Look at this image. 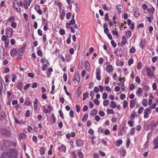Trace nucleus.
Wrapping results in <instances>:
<instances>
[{
    "mask_svg": "<svg viewBox=\"0 0 158 158\" xmlns=\"http://www.w3.org/2000/svg\"><path fill=\"white\" fill-rule=\"evenodd\" d=\"M13 144L12 141L10 140L4 141L3 143V150H6L9 148Z\"/></svg>",
    "mask_w": 158,
    "mask_h": 158,
    "instance_id": "nucleus-1",
    "label": "nucleus"
},
{
    "mask_svg": "<svg viewBox=\"0 0 158 158\" xmlns=\"http://www.w3.org/2000/svg\"><path fill=\"white\" fill-rule=\"evenodd\" d=\"M17 151L15 149H13L10 153V158H17L18 156Z\"/></svg>",
    "mask_w": 158,
    "mask_h": 158,
    "instance_id": "nucleus-2",
    "label": "nucleus"
},
{
    "mask_svg": "<svg viewBox=\"0 0 158 158\" xmlns=\"http://www.w3.org/2000/svg\"><path fill=\"white\" fill-rule=\"evenodd\" d=\"M146 71L147 72V76L150 78H152L154 75L153 72L151 71V69L149 67H147L146 68Z\"/></svg>",
    "mask_w": 158,
    "mask_h": 158,
    "instance_id": "nucleus-3",
    "label": "nucleus"
},
{
    "mask_svg": "<svg viewBox=\"0 0 158 158\" xmlns=\"http://www.w3.org/2000/svg\"><path fill=\"white\" fill-rule=\"evenodd\" d=\"M6 34L8 37H11L13 35V29L10 27H8L6 31Z\"/></svg>",
    "mask_w": 158,
    "mask_h": 158,
    "instance_id": "nucleus-4",
    "label": "nucleus"
},
{
    "mask_svg": "<svg viewBox=\"0 0 158 158\" xmlns=\"http://www.w3.org/2000/svg\"><path fill=\"white\" fill-rule=\"evenodd\" d=\"M151 111L149 108H148L145 109L144 110L143 113L144 114V118H147L149 117V114L151 113Z\"/></svg>",
    "mask_w": 158,
    "mask_h": 158,
    "instance_id": "nucleus-5",
    "label": "nucleus"
},
{
    "mask_svg": "<svg viewBox=\"0 0 158 158\" xmlns=\"http://www.w3.org/2000/svg\"><path fill=\"white\" fill-rule=\"evenodd\" d=\"M13 6L14 8L18 11H20V8L19 7L18 2L17 0H15L14 1L13 3Z\"/></svg>",
    "mask_w": 158,
    "mask_h": 158,
    "instance_id": "nucleus-6",
    "label": "nucleus"
},
{
    "mask_svg": "<svg viewBox=\"0 0 158 158\" xmlns=\"http://www.w3.org/2000/svg\"><path fill=\"white\" fill-rule=\"evenodd\" d=\"M10 152H4L2 154L0 158H10Z\"/></svg>",
    "mask_w": 158,
    "mask_h": 158,
    "instance_id": "nucleus-7",
    "label": "nucleus"
},
{
    "mask_svg": "<svg viewBox=\"0 0 158 158\" xmlns=\"http://www.w3.org/2000/svg\"><path fill=\"white\" fill-rule=\"evenodd\" d=\"M34 8L39 15H41L42 14V12L40 10V6L39 5L37 4L35 5Z\"/></svg>",
    "mask_w": 158,
    "mask_h": 158,
    "instance_id": "nucleus-8",
    "label": "nucleus"
},
{
    "mask_svg": "<svg viewBox=\"0 0 158 158\" xmlns=\"http://www.w3.org/2000/svg\"><path fill=\"white\" fill-rule=\"evenodd\" d=\"M153 142L155 145L153 147V149H155L158 148V136L156 139H154Z\"/></svg>",
    "mask_w": 158,
    "mask_h": 158,
    "instance_id": "nucleus-9",
    "label": "nucleus"
},
{
    "mask_svg": "<svg viewBox=\"0 0 158 158\" xmlns=\"http://www.w3.org/2000/svg\"><path fill=\"white\" fill-rule=\"evenodd\" d=\"M147 42L145 39L142 40L141 43L139 44V46L142 48H143L146 45Z\"/></svg>",
    "mask_w": 158,
    "mask_h": 158,
    "instance_id": "nucleus-10",
    "label": "nucleus"
},
{
    "mask_svg": "<svg viewBox=\"0 0 158 158\" xmlns=\"http://www.w3.org/2000/svg\"><path fill=\"white\" fill-rule=\"evenodd\" d=\"M154 121H151L149 123V124L147 126V129L148 130H149L151 129L154 128L153 127L154 123Z\"/></svg>",
    "mask_w": 158,
    "mask_h": 158,
    "instance_id": "nucleus-11",
    "label": "nucleus"
},
{
    "mask_svg": "<svg viewBox=\"0 0 158 158\" xmlns=\"http://www.w3.org/2000/svg\"><path fill=\"white\" fill-rule=\"evenodd\" d=\"M118 52L119 53L118 54V56L121 57L125 52V49L123 48H121L118 50Z\"/></svg>",
    "mask_w": 158,
    "mask_h": 158,
    "instance_id": "nucleus-12",
    "label": "nucleus"
},
{
    "mask_svg": "<svg viewBox=\"0 0 158 158\" xmlns=\"http://www.w3.org/2000/svg\"><path fill=\"white\" fill-rule=\"evenodd\" d=\"M113 70L112 66L111 65H109L106 67V70L107 72L110 73Z\"/></svg>",
    "mask_w": 158,
    "mask_h": 158,
    "instance_id": "nucleus-13",
    "label": "nucleus"
},
{
    "mask_svg": "<svg viewBox=\"0 0 158 158\" xmlns=\"http://www.w3.org/2000/svg\"><path fill=\"white\" fill-rule=\"evenodd\" d=\"M58 149L59 151H62L65 152L66 151V147L64 145L62 144L60 147L58 148Z\"/></svg>",
    "mask_w": 158,
    "mask_h": 158,
    "instance_id": "nucleus-14",
    "label": "nucleus"
},
{
    "mask_svg": "<svg viewBox=\"0 0 158 158\" xmlns=\"http://www.w3.org/2000/svg\"><path fill=\"white\" fill-rule=\"evenodd\" d=\"M142 89L141 88L139 87L136 92L138 96L139 97L140 96L142 92Z\"/></svg>",
    "mask_w": 158,
    "mask_h": 158,
    "instance_id": "nucleus-15",
    "label": "nucleus"
},
{
    "mask_svg": "<svg viewBox=\"0 0 158 158\" xmlns=\"http://www.w3.org/2000/svg\"><path fill=\"white\" fill-rule=\"evenodd\" d=\"M24 50V49L23 47H22L19 48L18 50V55L19 56H22L23 55Z\"/></svg>",
    "mask_w": 158,
    "mask_h": 158,
    "instance_id": "nucleus-16",
    "label": "nucleus"
},
{
    "mask_svg": "<svg viewBox=\"0 0 158 158\" xmlns=\"http://www.w3.org/2000/svg\"><path fill=\"white\" fill-rule=\"evenodd\" d=\"M17 53V51L15 48H13L10 52V55L12 56H15Z\"/></svg>",
    "mask_w": 158,
    "mask_h": 158,
    "instance_id": "nucleus-17",
    "label": "nucleus"
},
{
    "mask_svg": "<svg viewBox=\"0 0 158 158\" xmlns=\"http://www.w3.org/2000/svg\"><path fill=\"white\" fill-rule=\"evenodd\" d=\"M2 132H3L4 135L7 136H9L10 135V132L8 130H4Z\"/></svg>",
    "mask_w": 158,
    "mask_h": 158,
    "instance_id": "nucleus-18",
    "label": "nucleus"
},
{
    "mask_svg": "<svg viewBox=\"0 0 158 158\" xmlns=\"http://www.w3.org/2000/svg\"><path fill=\"white\" fill-rule=\"evenodd\" d=\"M76 143V145L78 147L81 146L83 143V141L80 139L77 140Z\"/></svg>",
    "mask_w": 158,
    "mask_h": 158,
    "instance_id": "nucleus-19",
    "label": "nucleus"
},
{
    "mask_svg": "<svg viewBox=\"0 0 158 158\" xmlns=\"http://www.w3.org/2000/svg\"><path fill=\"white\" fill-rule=\"evenodd\" d=\"M148 15L149 16H146V19H147L148 20L150 23H152V19H153V15H152L151 14H149Z\"/></svg>",
    "mask_w": 158,
    "mask_h": 158,
    "instance_id": "nucleus-20",
    "label": "nucleus"
},
{
    "mask_svg": "<svg viewBox=\"0 0 158 158\" xmlns=\"http://www.w3.org/2000/svg\"><path fill=\"white\" fill-rule=\"evenodd\" d=\"M4 82V81L2 79H0V94H2V90L3 89L2 87V82Z\"/></svg>",
    "mask_w": 158,
    "mask_h": 158,
    "instance_id": "nucleus-21",
    "label": "nucleus"
},
{
    "mask_svg": "<svg viewBox=\"0 0 158 158\" xmlns=\"http://www.w3.org/2000/svg\"><path fill=\"white\" fill-rule=\"evenodd\" d=\"M23 85L22 83L19 82L17 84V87L20 90H22L23 89Z\"/></svg>",
    "mask_w": 158,
    "mask_h": 158,
    "instance_id": "nucleus-22",
    "label": "nucleus"
},
{
    "mask_svg": "<svg viewBox=\"0 0 158 158\" xmlns=\"http://www.w3.org/2000/svg\"><path fill=\"white\" fill-rule=\"evenodd\" d=\"M130 102V107L131 109L135 106V102L134 100H131Z\"/></svg>",
    "mask_w": 158,
    "mask_h": 158,
    "instance_id": "nucleus-23",
    "label": "nucleus"
},
{
    "mask_svg": "<svg viewBox=\"0 0 158 158\" xmlns=\"http://www.w3.org/2000/svg\"><path fill=\"white\" fill-rule=\"evenodd\" d=\"M97 110L95 109H93L91 110L90 112V114L93 116L96 115L97 114Z\"/></svg>",
    "mask_w": 158,
    "mask_h": 158,
    "instance_id": "nucleus-24",
    "label": "nucleus"
},
{
    "mask_svg": "<svg viewBox=\"0 0 158 158\" xmlns=\"http://www.w3.org/2000/svg\"><path fill=\"white\" fill-rule=\"evenodd\" d=\"M85 66L86 68V69L89 71V63L87 61H86L85 62Z\"/></svg>",
    "mask_w": 158,
    "mask_h": 158,
    "instance_id": "nucleus-25",
    "label": "nucleus"
},
{
    "mask_svg": "<svg viewBox=\"0 0 158 158\" xmlns=\"http://www.w3.org/2000/svg\"><path fill=\"white\" fill-rule=\"evenodd\" d=\"M124 131V129L123 127L122 128L120 129L118 131V135L119 136H122L123 135V133Z\"/></svg>",
    "mask_w": 158,
    "mask_h": 158,
    "instance_id": "nucleus-26",
    "label": "nucleus"
},
{
    "mask_svg": "<svg viewBox=\"0 0 158 158\" xmlns=\"http://www.w3.org/2000/svg\"><path fill=\"white\" fill-rule=\"evenodd\" d=\"M107 112L108 114H114V110L111 109H107Z\"/></svg>",
    "mask_w": 158,
    "mask_h": 158,
    "instance_id": "nucleus-27",
    "label": "nucleus"
},
{
    "mask_svg": "<svg viewBox=\"0 0 158 158\" xmlns=\"http://www.w3.org/2000/svg\"><path fill=\"white\" fill-rule=\"evenodd\" d=\"M89 95V93L87 92L83 94V101H84L88 97Z\"/></svg>",
    "mask_w": 158,
    "mask_h": 158,
    "instance_id": "nucleus-28",
    "label": "nucleus"
},
{
    "mask_svg": "<svg viewBox=\"0 0 158 158\" xmlns=\"http://www.w3.org/2000/svg\"><path fill=\"white\" fill-rule=\"evenodd\" d=\"M74 79H75V80H76L78 82H79L80 81V79L79 74H77L75 75Z\"/></svg>",
    "mask_w": 158,
    "mask_h": 158,
    "instance_id": "nucleus-29",
    "label": "nucleus"
},
{
    "mask_svg": "<svg viewBox=\"0 0 158 158\" xmlns=\"http://www.w3.org/2000/svg\"><path fill=\"white\" fill-rule=\"evenodd\" d=\"M65 13L64 11H63L61 13L60 16V19L61 20H63L64 19V18L65 16Z\"/></svg>",
    "mask_w": 158,
    "mask_h": 158,
    "instance_id": "nucleus-30",
    "label": "nucleus"
},
{
    "mask_svg": "<svg viewBox=\"0 0 158 158\" xmlns=\"http://www.w3.org/2000/svg\"><path fill=\"white\" fill-rule=\"evenodd\" d=\"M40 152L41 154H44L45 152V149L44 147H41L40 149Z\"/></svg>",
    "mask_w": 158,
    "mask_h": 158,
    "instance_id": "nucleus-31",
    "label": "nucleus"
},
{
    "mask_svg": "<svg viewBox=\"0 0 158 158\" xmlns=\"http://www.w3.org/2000/svg\"><path fill=\"white\" fill-rule=\"evenodd\" d=\"M122 142L123 141L121 140H118L116 142V145L118 147L122 143Z\"/></svg>",
    "mask_w": 158,
    "mask_h": 158,
    "instance_id": "nucleus-32",
    "label": "nucleus"
},
{
    "mask_svg": "<svg viewBox=\"0 0 158 158\" xmlns=\"http://www.w3.org/2000/svg\"><path fill=\"white\" fill-rule=\"evenodd\" d=\"M5 118V114L4 112H1L0 113V119L2 120Z\"/></svg>",
    "mask_w": 158,
    "mask_h": 158,
    "instance_id": "nucleus-33",
    "label": "nucleus"
},
{
    "mask_svg": "<svg viewBox=\"0 0 158 158\" xmlns=\"http://www.w3.org/2000/svg\"><path fill=\"white\" fill-rule=\"evenodd\" d=\"M78 156L80 158H83V154L80 151L78 152L77 153Z\"/></svg>",
    "mask_w": 158,
    "mask_h": 158,
    "instance_id": "nucleus-34",
    "label": "nucleus"
},
{
    "mask_svg": "<svg viewBox=\"0 0 158 158\" xmlns=\"http://www.w3.org/2000/svg\"><path fill=\"white\" fill-rule=\"evenodd\" d=\"M10 26L13 28H15L17 27V23L15 22H11Z\"/></svg>",
    "mask_w": 158,
    "mask_h": 158,
    "instance_id": "nucleus-35",
    "label": "nucleus"
},
{
    "mask_svg": "<svg viewBox=\"0 0 158 158\" xmlns=\"http://www.w3.org/2000/svg\"><path fill=\"white\" fill-rule=\"evenodd\" d=\"M116 105L114 102L112 101L111 102V104L110 105L111 107L112 108H114L116 107Z\"/></svg>",
    "mask_w": 158,
    "mask_h": 158,
    "instance_id": "nucleus-36",
    "label": "nucleus"
},
{
    "mask_svg": "<svg viewBox=\"0 0 158 158\" xmlns=\"http://www.w3.org/2000/svg\"><path fill=\"white\" fill-rule=\"evenodd\" d=\"M135 130V127H133L131 129L130 132V133L131 135H133L134 134Z\"/></svg>",
    "mask_w": 158,
    "mask_h": 158,
    "instance_id": "nucleus-37",
    "label": "nucleus"
},
{
    "mask_svg": "<svg viewBox=\"0 0 158 158\" xmlns=\"http://www.w3.org/2000/svg\"><path fill=\"white\" fill-rule=\"evenodd\" d=\"M147 100L146 99H143L142 101V104L144 106H146L147 105Z\"/></svg>",
    "mask_w": 158,
    "mask_h": 158,
    "instance_id": "nucleus-38",
    "label": "nucleus"
},
{
    "mask_svg": "<svg viewBox=\"0 0 158 158\" xmlns=\"http://www.w3.org/2000/svg\"><path fill=\"white\" fill-rule=\"evenodd\" d=\"M118 10L120 11H123V6L122 5H119L117 6Z\"/></svg>",
    "mask_w": 158,
    "mask_h": 158,
    "instance_id": "nucleus-39",
    "label": "nucleus"
},
{
    "mask_svg": "<svg viewBox=\"0 0 158 158\" xmlns=\"http://www.w3.org/2000/svg\"><path fill=\"white\" fill-rule=\"evenodd\" d=\"M88 117L87 114H85L83 118H82V122H85L87 119Z\"/></svg>",
    "mask_w": 158,
    "mask_h": 158,
    "instance_id": "nucleus-40",
    "label": "nucleus"
},
{
    "mask_svg": "<svg viewBox=\"0 0 158 158\" xmlns=\"http://www.w3.org/2000/svg\"><path fill=\"white\" fill-rule=\"evenodd\" d=\"M133 63V60L132 58H130L128 61V63L129 65L130 66Z\"/></svg>",
    "mask_w": 158,
    "mask_h": 158,
    "instance_id": "nucleus-41",
    "label": "nucleus"
},
{
    "mask_svg": "<svg viewBox=\"0 0 158 158\" xmlns=\"http://www.w3.org/2000/svg\"><path fill=\"white\" fill-rule=\"evenodd\" d=\"M142 66V63L140 62H139L138 64L137 65V69L139 70L141 68Z\"/></svg>",
    "mask_w": 158,
    "mask_h": 158,
    "instance_id": "nucleus-42",
    "label": "nucleus"
},
{
    "mask_svg": "<svg viewBox=\"0 0 158 158\" xmlns=\"http://www.w3.org/2000/svg\"><path fill=\"white\" fill-rule=\"evenodd\" d=\"M99 153L100 156L102 157H104L106 156V154L105 152H102L101 150H100L99 151Z\"/></svg>",
    "mask_w": 158,
    "mask_h": 158,
    "instance_id": "nucleus-43",
    "label": "nucleus"
},
{
    "mask_svg": "<svg viewBox=\"0 0 158 158\" xmlns=\"http://www.w3.org/2000/svg\"><path fill=\"white\" fill-rule=\"evenodd\" d=\"M60 34L62 35H63L65 34V31L63 29H61L59 30Z\"/></svg>",
    "mask_w": 158,
    "mask_h": 158,
    "instance_id": "nucleus-44",
    "label": "nucleus"
},
{
    "mask_svg": "<svg viewBox=\"0 0 158 158\" xmlns=\"http://www.w3.org/2000/svg\"><path fill=\"white\" fill-rule=\"evenodd\" d=\"M109 102V101L108 100H106L104 101L103 102V105L105 106H107Z\"/></svg>",
    "mask_w": 158,
    "mask_h": 158,
    "instance_id": "nucleus-45",
    "label": "nucleus"
},
{
    "mask_svg": "<svg viewBox=\"0 0 158 158\" xmlns=\"http://www.w3.org/2000/svg\"><path fill=\"white\" fill-rule=\"evenodd\" d=\"M127 106V102L126 100H125L123 103V108H125Z\"/></svg>",
    "mask_w": 158,
    "mask_h": 158,
    "instance_id": "nucleus-46",
    "label": "nucleus"
},
{
    "mask_svg": "<svg viewBox=\"0 0 158 158\" xmlns=\"http://www.w3.org/2000/svg\"><path fill=\"white\" fill-rule=\"evenodd\" d=\"M126 35L128 37H130L131 35V31L128 30L126 33Z\"/></svg>",
    "mask_w": 158,
    "mask_h": 158,
    "instance_id": "nucleus-47",
    "label": "nucleus"
},
{
    "mask_svg": "<svg viewBox=\"0 0 158 158\" xmlns=\"http://www.w3.org/2000/svg\"><path fill=\"white\" fill-rule=\"evenodd\" d=\"M15 20V18L13 16H10V18L8 19V20L10 22H14Z\"/></svg>",
    "mask_w": 158,
    "mask_h": 158,
    "instance_id": "nucleus-48",
    "label": "nucleus"
},
{
    "mask_svg": "<svg viewBox=\"0 0 158 158\" xmlns=\"http://www.w3.org/2000/svg\"><path fill=\"white\" fill-rule=\"evenodd\" d=\"M52 117V121L53 123H55L56 122V118L54 114H52L51 115Z\"/></svg>",
    "mask_w": 158,
    "mask_h": 158,
    "instance_id": "nucleus-49",
    "label": "nucleus"
},
{
    "mask_svg": "<svg viewBox=\"0 0 158 158\" xmlns=\"http://www.w3.org/2000/svg\"><path fill=\"white\" fill-rule=\"evenodd\" d=\"M135 51V49L133 47H132V48L130 50V52L131 53H134Z\"/></svg>",
    "mask_w": 158,
    "mask_h": 158,
    "instance_id": "nucleus-50",
    "label": "nucleus"
},
{
    "mask_svg": "<svg viewBox=\"0 0 158 158\" xmlns=\"http://www.w3.org/2000/svg\"><path fill=\"white\" fill-rule=\"evenodd\" d=\"M71 15H72V14L71 12H69L68 13H67V14H66V16L67 18L68 19H69L70 18V17L71 16Z\"/></svg>",
    "mask_w": 158,
    "mask_h": 158,
    "instance_id": "nucleus-51",
    "label": "nucleus"
},
{
    "mask_svg": "<svg viewBox=\"0 0 158 158\" xmlns=\"http://www.w3.org/2000/svg\"><path fill=\"white\" fill-rule=\"evenodd\" d=\"M43 109L44 110V112L46 114L49 112V111L48 109L46 108L44 106H43Z\"/></svg>",
    "mask_w": 158,
    "mask_h": 158,
    "instance_id": "nucleus-52",
    "label": "nucleus"
},
{
    "mask_svg": "<svg viewBox=\"0 0 158 158\" xmlns=\"http://www.w3.org/2000/svg\"><path fill=\"white\" fill-rule=\"evenodd\" d=\"M128 124L130 127H132L133 126V122L129 121L128 122Z\"/></svg>",
    "mask_w": 158,
    "mask_h": 158,
    "instance_id": "nucleus-53",
    "label": "nucleus"
},
{
    "mask_svg": "<svg viewBox=\"0 0 158 158\" xmlns=\"http://www.w3.org/2000/svg\"><path fill=\"white\" fill-rule=\"evenodd\" d=\"M59 113L60 114V116L61 118L62 119L64 118V116H63V114L62 113V111L61 110H59Z\"/></svg>",
    "mask_w": 158,
    "mask_h": 158,
    "instance_id": "nucleus-54",
    "label": "nucleus"
},
{
    "mask_svg": "<svg viewBox=\"0 0 158 158\" xmlns=\"http://www.w3.org/2000/svg\"><path fill=\"white\" fill-rule=\"evenodd\" d=\"M143 107H141L138 110V113L139 114H141L143 111Z\"/></svg>",
    "mask_w": 158,
    "mask_h": 158,
    "instance_id": "nucleus-55",
    "label": "nucleus"
},
{
    "mask_svg": "<svg viewBox=\"0 0 158 158\" xmlns=\"http://www.w3.org/2000/svg\"><path fill=\"white\" fill-rule=\"evenodd\" d=\"M112 33L114 35H115L116 37H118V33L117 31H113Z\"/></svg>",
    "mask_w": 158,
    "mask_h": 158,
    "instance_id": "nucleus-56",
    "label": "nucleus"
},
{
    "mask_svg": "<svg viewBox=\"0 0 158 158\" xmlns=\"http://www.w3.org/2000/svg\"><path fill=\"white\" fill-rule=\"evenodd\" d=\"M130 143V141L129 138H128L127 140V142L126 143V147L128 148L129 146V145Z\"/></svg>",
    "mask_w": 158,
    "mask_h": 158,
    "instance_id": "nucleus-57",
    "label": "nucleus"
},
{
    "mask_svg": "<svg viewBox=\"0 0 158 158\" xmlns=\"http://www.w3.org/2000/svg\"><path fill=\"white\" fill-rule=\"evenodd\" d=\"M107 97V94L106 93H104L102 95V98L104 99H106Z\"/></svg>",
    "mask_w": 158,
    "mask_h": 158,
    "instance_id": "nucleus-58",
    "label": "nucleus"
},
{
    "mask_svg": "<svg viewBox=\"0 0 158 158\" xmlns=\"http://www.w3.org/2000/svg\"><path fill=\"white\" fill-rule=\"evenodd\" d=\"M94 92L92 91H91L90 93V95L92 97L91 99H93V97L94 96L95 94L94 93Z\"/></svg>",
    "mask_w": 158,
    "mask_h": 158,
    "instance_id": "nucleus-59",
    "label": "nucleus"
},
{
    "mask_svg": "<svg viewBox=\"0 0 158 158\" xmlns=\"http://www.w3.org/2000/svg\"><path fill=\"white\" fill-rule=\"evenodd\" d=\"M69 116L71 118H73L74 117V113L73 112L72 110H71L70 111L69 113Z\"/></svg>",
    "mask_w": 158,
    "mask_h": 158,
    "instance_id": "nucleus-60",
    "label": "nucleus"
},
{
    "mask_svg": "<svg viewBox=\"0 0 158 158\" xmlns=\"http://www.w3.org/2000/svg\"><path fill=\"white\" fill-rule=\"evenodd\" d=\"M75 23V21L74 19H72L70 20L69 23L70 25H73Z\"/></svg>",
    "mask_w": 158,
    "mask_h": 158,
    "instance_id": "nucleus-61",
    "label": "nucleus"
},
{
    "mask_svg": "<svg viewBox=\"0 0 158 158\" xmlns=\"http://www.w3.org/2000/svg\"><path fill=\"white\" fill-rule=\"evenodd\" d=\"M63 80L64 82H66L67 80V75L66 73H64L63 76Z\"/></svg>",
    "mask_w": 158,
    "mask_h": 158,
    "instance_id": "nucleus-62",
    "label": "nucleus"
},
{
    "mask_svg": "<svg viewBox=\"0 0 158 158\" xmlns=\"http://www.w3.org/2000/svg\"><path fill=\"white\" fill-rule=\"evenodd\" d=\"M135 112L134 111L131 114L130 117L131 119H133L135 118Z\"/></svg>",
    "mask_w": 158,
    "mask_h": 158,
    "instance_id": "nucleus-63",
    "label": "nucleus"
},
{
    "mask_svg": "<svg viewBox=\"0 0 158 158\" xmlns=\"http://www.w3.org/2000/svg\"><path fill=\"white\" fill-rule=\"evenodd\" d=\"M94 92L97 93H98L99 91V88L97 86H96L94 87Z\"/></svg>",
    "mask_w": 158,
    "mask_h": 158,
    "instance_id": "nucleus-64",
    "label": "nucleus"
}]
</instances>
